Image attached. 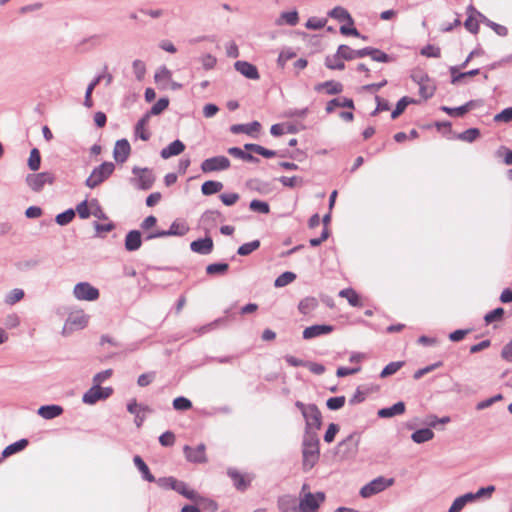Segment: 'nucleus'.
<instances>
[{
  "label": "nucleus",
  "instance_id": "nucleus-1",
  "mask_svg": "<svg viewBox=\"0 0 512 512\" xmlns=\"http://www.w3.org/2000/svg\"><path fill=\"white\" fill-rule=\"evenodd\" d=\"M320 458V439L316 431H304L302 440V469L310 471Z\"/></svg>",
  "mask_w": 512,
  "mask_h": 512
},
{
  "label": "nucleus",
  "instance_id": "nucleus-2",
  "mask_svg": "<svg viewBox=\"0 0 512 512\" xmlns=\"http://www.w3.org/2000/svg\"><path fill=\"white\" fill-rule=\"evenodd\" d=\"M115 170V164L110 161H104L97 167H95L88 178L85 180V186L90 189L98 187L100 184L105 182L113 174Z\"/></svg>",
  "mask_w": 512,
  "mask_h": 512
},
{
  "label": "nucleus",
  "instance_id": "nucleus-3",
  "mask_svg": "<svg viewBox=\"0 0 512 512\" xmlns=\"http://www.w3.org/2000/svg\"><path fill=\"white\" fill-rule=\"evenodd\" d=\"M359 443L360 434L354 431L337 444L335 454L340 456L341 459L352 458L358 452Z\"/></svg>",
  "mask_w": 512,
  "mask_h": 512
},
{
  "label": "nucleus",
  "instance_id": "nucleus-4",
  "mask_svg": "<svg viewBox=\"0 0 512 512\" xmlns=\"http://www.w3.org/2000/svg\"><path fill=\"white\" fill-rule=\"evenodd\" d=\"M326 500V494L323 491L315 493L307 492L302 497H299V505H297L299 512H318L322 503Z\"/></svg>",
  "mask_w": 512,
  "mask_h": 512
},
{
  "label": "nucleus",
  "instance_id": "nucleus-5",
  "mask_svg": "<svg viewBox=\"0 0 512 512\" xmlns=\"http://www.w3.org/2000/svg\"><path fill=\"white\" fill-rule=\"evenodd\" d=\"M189 226L185 221L178 219L173 221L168 230H153L146 233L144 240L149 241L155 238H162L168 236H184L189 231Z\"/></svg>",
  "mask_w": 512,
  "mask_h": 512
},
{
  "label": "nucleus",
  "instance_id": "nucleus-6",
  "mask_svg": "<svg viewBox=\"0 0 512 512\" xmlns=\"http://www.w3.org/2000/svg\"><path fill=\"white\" fill-rule=\"evenodd\" d=\"M394 484V478H386L384 476H378L377 478L371 480L369 483L364 485L360 489V496L362 498H369L375 494H378L388 487Z\"/></svg>",
  "mask_w": 512,
  "mask_h": 512
},
{
  "label": "nucleus",
  "instance_id": "nucleus-7",
  "mask_svg": "<svg viewBox=\"0 0 512 512\" xmlns=\"http://www.w3.org/2000/svg\"><path fill=\"white\" fill-rule=\"evenodd\" d=\"M56 181V177L51 172H40V173H30L26 176L25 182L28 187L34 192H41L45 186V184H54Z\"/></svg>",
  "mask_w": 512,
  "mask_h": 512
},
{
  "label": "nucleus",
  "instance_id": "nucleus-8",
  "mask_svg": "<svg viewBox=\"0 0 512 512\" xmlns=\"http://www.w3.org/2000/svg\"><path fill=\"white\" fill-rule=\"evenodd\" d=\"M89 316L84 314L83 310L71 312L64 324L62 334L68 335L76 330H81L87 327Z\"/></svg>",
  "mask_w": 512,
  "mask_h": 512
},
{
  "label": "nucleus",
  "instance_id": "nucleus-9",
  "mask_svg": "<svg viewBox=\"0 0 512 512\" xmlns=\"http://www.w3.org/2000/svg\"><path fill=\"white\" fill-rule=\"evenodd\" d=\"M114 393V389L109 387H102L101 385H93L87 390L82 397V402L87 405H94L99 401L106 400Z\"/></svg>",
  "mask_w": 512,
  "mask_h": 512
},
{
  "label": "nucleus",
  "instance_id": "nucleus-10",
  "mask_svg": "<svg viewBox=\"0 0 512 512\" xmlns=\"http://www.w3.org/2000/svg\"><path fill=\"white\" fill-rule=\"evenodd\" d=\"M227 475L231 478L233 486L239 492H245L251 486L252 481L255 479V475L252 473H241L234 467L227 469Z\"/></svg>",
  "mask_w": 512,
  "mask_h": 512
},
{
  "label": "nucleus",
  "instance_id": "nucleus-11",
  "mask_svg": "<svg viewBox=\"0 0 512 512\" xmlns=\"http://www.w3.org/2000/svg\"><path fill=\"white\" fill-rule=\"evenodd\" d=\"M73 294L76 299L83 301H96L100 297L98 288L91 285L89 282H79L74 286Z\"/></svg>",
  "mask_w": 512,
  "mask_h": 512
},
{
  "label": "nucleus",
  "instance_id": "nucleus-12",
  "mask_svg": "<svg viewBox=\"0 0 512 512\" xmlns=\"http://www.w3.org/2000/svg\"><path fill=\"white\" fill-rule=\"evenodd\" d=\"M303 418L305 420V428L304 431H318L321 429L323 424V417L320 409L314 403H311V407L308 409L306 413H304Z\"/></svg>",
  "mask_w": 512,
  "mask_h": 512
},
{
  "label": "nucleus",
  "instance_id": "nucleus-13",
  "mask_svg": "<svg viewBox=\"0 0 512 512\" xmlns=\"http://www.w3.org/2000/svg\"><path fill=\"white\" fill-rule=\"evenodd\" d=\"M230 166L229 158L224 155H218L202 161L200 168L203 173H211L227 170Z\"/></svg>",
  "mask_w": 512,
  "mask_h": 512
},
{
  "label": "nucleus",
  "instance_id": "nucleus-14",
  "mask_svg": "<svg viewBox=\"0 0 512 512\" xmlns=\"http://www.w3.org/2000/svg\"><path fill=\"white\" fill-rule=\"evenodd\" d=\"M132 173L138 176L137 179H132V181L137 182L138 189L148 190L153 186L155 182V175L153 174L152 169L148 167L140 168L135 166L132 169Z\"/></svg>",
  "mask_w": 512,
  "mask_h": 512
},
{
  "label": "nucleus",
  "instance_id": "nucleus-15",
  "mask_svg": "<svg viewBox=\"0 0 512 512\" xmlns=\"http://www.w3.org/2000/svg\"><path fill=\"white\" fill-rule=\"evenodd\" d=\"M183 452L188 462L194 464H203L208 462V458L206 456V446L204 443L198 444L196 448L185 445L183 447Z\"/></svg>",
  "mask_w": 512,
  "mask_h": 512
},
{
  "label": "nucleus",
  "instance_id": "nucleus-16",
  "mask_svg": "<svg viewBox=\"0 0 512 512\" xmlns=\"http://www.w3.org/2000/svg\"><path fill=\"white\" fill-rule=\"evenodd\" d=\"M366 56H368V46L354 50L346 44H341L338 46L336 53L333 55V58L351 61L355 58H363Z\"/></svg>",
  "mask_w": 512,
  "mask_h": 512
},
{
  "label": "nucleus",
  "instance_id": "nucleus-17",
  "mask_svg": "<svg viewBox=\"0 0 512 512\" xmlns=\"http://www.w3.org/2000/svg\"><path fill=\"white\" fill-rule=\"evenodd\" d=\"M335 330V326L330 324H314L306 327L302 332L304 340H311L319 336L328 335Z\"/></svg>",
  "mask_w": 512,
  "mask_h": 512
},
{
  "label": "nucleus",
  "instance_id": "nucleus-18",
  "mask_svg": "<svg viewBox=\"0 0 512 512\" xmlns=\"http://www.w3.org/2000/svg\"><path fill=\"white\" fill-rule=\"evenodd\" d=\"M234 69L249 80H259L261 77L257 66L248 61H236L234 63Z\"/></svg>",
  "mask_w": 512,
  "mask_h": 512
},
{
  "label": "nucleus",
  "instance_id": "nucleus-19",
  "mask_svg": "<svg viewBox=\"0 0 512 512\" xmlns=\"http://www.w3.org/2000/svg\"><path fill=\"white\" fill-rule=\"evenodd\" d=\"M213 248V239L208 234H206L205 237L198 238L190 243L191 251L200 255L210 254L213 251Z\"/></svg>",
  "mask_w": 512,
  "mask_h": 512
},
{
  "label": "nucleus",
  "instance_id": "nucleus-20",
  "mask_svg": "<svg viewBox=\"0 0 512 512\" xmlns=\"http://www.w3.org/2000/svg\"><path fill=\"white\" fill-rule=\"evenodd\" d=\"M131 153V145L126 138L116 141L113 149V157L116 163H124Z\"/></svg>",
  "mask_w": 512,
  "mask_h": 512
},
{
  "label": "nucleus",
  "instance_id": "nucleus-21",
  "mask_svg": "<svg viewBox=\"0 0 512 512\" xmlns=\"http://www.w3.org/2000/svg\"><path fill=\"white\" fill-rule=\"evenodd\" d=\"M143 237L140 230L133 229L127 232L124 239V247L128 252H134L141 248Z\"/></svg>",
  "mask_w": 512,
  "mask_h": 512
},
{
  "label": "nucleus",
  "instance_id": "nucleus-22",
  "mask_svg": "<svg viewBox=\"0 0 512 512\" xmlns=\"http://www.w3.org/2000/svg\"><path fill=\"white\" fill-rule=\"evenodd\" d=\"M261 128H262L261 123L257 120H254V121H252L250 123H246V124H233L230 126V131L233 134L245 133L252 137H257L254 134L259 133Z\"/></svg>",
  "mask_w": 512,
  "mask_h": 512
},
{
  "label": "nucleus",
  "instance_id": "nucleus-23",
  "mask_svg": "<svg viewBox=\"0 0 512 512\" xmlns=\"http://www.w3.org/2000/svg\"><path fill=\"white\" fill-rule=\"evenodd\" d=\"M463 68L451 66L449 67L450 72V83L453 85L459 84L466 77H474L481 73L480 68L471 69L469 71H461Z\"/></svg>",
  "mask_w": 512,
  "mask_h": 512
},
{
  "label": "nucleus",
  "instance_id": "nucleus-24",
  "mask_svg": "<svg viewBox=\"0 0 512 512\" xmlns=\"http://www.w3.org/2000/svg\"><path fill=\"white\" fill-rule=\"evenodd\" d=\"M344 89L341 82L335 80H328L325 82L317 83L314 86V90L318 93L324 91L327 95H338Z\"/></svg>",
  "mask_w": 512,
  "mask_h": 512
},
{
  "label": "nucleus",
  "instance_id": "nucleus-25",
  "mask_svg": "<svg viewBox=\"0 0 512 512\" xmlns=\"http://www.w3.org/2000/svg\"><path fill=\"white\" fill-rule=\"evenodd\" d=\"M64 413V408L58 404H46L38 408L37 414L46 420H52L61 416Z\"/></svg>",
  "mask_w": 512,
  "mask_h": 512
},
{
  "label": "nucleus",
  "instance_id": "nucleus-26",
  "mask_svg": "<svg viewBox=\"0 0 512 512\" xmlns=\"http://www.w3.org/2000/svg\"><path fill=\"white\" fill-rule=\"evenodd\" d=\"M406 411V404L403 401H398L392 406L381 408L377 411V416L382 419L392 418L397 415H402Z\"/></svg>",
  "mask_w": 512,
  "mask_h": 512
},
{
  "label": "nucleus",
  "instance_id": "nucleus-27",
  "mask_svg": "<svg viewBox=\"0 0 512 512\" xmlns=\"http://www.w3.org/2000/svg\"><path fill=\"white\" fill-rule=\"evenodd\" d=\"M299 500L293 495L285 494L278 498L277 506L280 512H299Z\"/></svg>",
  "mask_w": 512,
  "mask_h": 512
},
{
  "label": "nucleus",
  "instance_id": "nucleus-28",
  "mask_svg": "<svg viewBox=\"0 0 512 512\" xmlns=\"http://www.w3.org/2000/svg\"><path fill=\"white\" fill-rule=\"evenodd\" d=\"M217 219H221L224 221L223 215L219 210H206L201 216V222L204 226L206 233L210 231V229L216 227Z\"/></svg>",
  "mask_w": 512,
  "mask_h": 512
},
{
  "label": "nucleus",
  "instance_id": "nucleus-29",
  "mask_svg": "<svg viewBox=\"0 0 512 512\" xmlns=\"http://www.w3.org/2000/svg\"><path fill=\"white\" fill-rule=\"evenodd\" d=\"M185 148V144L181 140L176 139L160 151V156L163 159H169L173 156H177L183 153Z\"/></svg>",
  "mask_w": 512,
  "mask_h": 512
},
{
  "label": "nucleus",
  "instance_id": "nucleus-30",
  "mask_svg": "<svg viewBox=\"0 0 512 512\" xmlns=\"http://www.w3.org/2000/svg\"><path fill=\"white\" fill-rule=\"evenodd\" d=\"M151 116H146V112L143 116L138 120L134 127V135L136 138L141 139L142 141H148L151 137L150 131L146 128L149 123Z\"/></svg>",
  "mask_w": 512,
  "mask_h": 512
},
{
  "label": "nucleus",
  "instance_id": "nucleus-31",
  "mask_svg": "<svg viewBox=\"0 0 512 512\" xmlns=\"http://www.w3.org/2000/svg\"><path fill=\"white\" fill-rule=\"evenodd\" d=\"M232 309H233V307L226 309L224 317H220V318L214 320L213 322L200 327L199 333L204 334V333L212 330L216 326L226 325L228 323L229 319L234 320L236 318L237 313L232 312Z\"/></svg>",
  "mask_w": 512,
  "mask_h": 512
},
{
  "label": "nucleus",
  "instance_id": "nucleus-32",
  "mask_svg": "<svg viewBox=\"0 0 512 512\" xmlns=\"http://www.w3.org/2000/svg\"><path fill=\"white\" fill-rule=\"evenodd\" d=\"M419 101L412 98V97H409V96H403L401 97L396 105H395V108L392 110L391 112V119L392 120H396L397 118H399L406 110L407 106L410 105V104H418Z\"/></svg>",
  "mask_w": 512,
  "mask_h": 512
},
{
  "label": "nucleus",
  "instance_id": "nucleus-33",
  "mask_svg": "<svg viewBox=\"0 0 512 512\" xmlns=\"http://www.w3.org/2000/svg\"><path fill=\"white\" fill-rule=\"evenodd\" d=\"M133 463L135 467L138 469V471L141 473L142 478L147 482H155L156 478L151 473L148 465L145 463L143 458L140 455H135L133 457Z\"/></svg>",
  "mask_w": 512,
  "mask_h": 512
},
{
  "label": "nucleus",
  "instance_id": "nucleus-34",
  "mask_svg": "<svg viewBox=\"0 0 512 512\" xmlns=\"http://www.w3.org/2000/svg\"><path fill=\"white\" fill-rule=\"evenodd\" d=\"M338 296L345 298L352 307H362L361 296L351 287L339 291Z\"/></svg>",
  "mask_w": 512,
  "mask_h": 512
},
{
  "label": "nucleus",
  "instance_id": "nucleus-35",
  "mask_svg": "<svg viewBox=\"0 0 512 512\" xmlns=\"http://www.w3.org/2000/svg\"><path fill=\"white\" fill-rule=\"evenodd\" d=\"M173 490L182 495L183 497L187 498L190 501H196V498H198V492L194 489H190L186 482L182 480L175 479Z\"/></svg>",
  "mask_w": 512,
  "mask_h": 512
},
{
  "label": "nucleus",
  "instance_id": "nucleus-36",
  "mask_svg": "<svg viewBox=\"0 0 512 512\" xmlns=\"http://www.w3.org/2000/svg\"><path fill=\"white\" fill-rule=\"evenodd\" d=\"M298 23H299V13L296 9H293L291 11L282 12L280 14V16L275 21V24L277 26H281L283 24L295 26Z\"/></svg>",
  "mask_w": 512,
  "mask_h": 512
},
{
  "label": "nucleus",
  "instance_id": "nucleus-37",
  "mask_svg": "<svg viewBox=\"0 0 512 512\" xmlns=\"http://www.w3.org/2000/svg\"><path fill=\"white\" fill-rule=\"evenodd\" d=\"M244 149L247 151H251L252 153L258 154L266 159L274 158L278 154L276 150H271L255 143H246L244 145Z\"/></svg>",
  "mask_w": 512,
  "mask_h": 512
},
{
  "label": "nucleus",
  "instance_id": "nucleus-38",
  "mask_svg": "<svg viewBox=\"0 0 512 512\" xmlns=\"http://www.w3.org/2000/svg\"><path fill=\"white\" fill-rule=\"evenodd\" d=\"M474 495L473 492H468L463 495L458 496L454 499L451 506L448 509V512H461L467 503L473 502Z\"/></svg>",
  "mask_w": 512,
  "mask_h": 512
},
{
  "label": "nucleus",
  "instance_id": "nucleus-39",
  "mask_svg": "<svg viewBox=\"0 0 512 512\" xmlns=\"http://www.w3.org/2000/svg\"><path fill=\"white\" fill-rule=\"evenodd\" d=\"M246 187L260 194H268L272 191L271 184L258 178H252L246 181Z\"/></svg>",
  "mask_w": 512,
  "mask_h": 512
},
{
  "label": "nucleus",
  "instance_id": "nucleus-40",
  "mask_svg": "<svg viewBox=\"0 0 512 512\" xmlns=\"http://www.w3.org/2000/svg\"><path fill=\"white\" fill-rule=\"evenodd\" d=\"M28 445H29V441L26 438H22L14 443H11L3 449L2 458H8L18 452H21Z\"/></svg>",
  "mask_w": 512,
  "mask_h": 512
},
{
  "label": "nucleus",
  "instance_id": "nucleus-41",
  "mask_svg": "<svg viewBox=\"0 0 512 512\" xmlns=\"http://www.w3.org/2000/svg\"><path fill=\"white\" fill-rule=\"evenodd\" d=\"M228 153L238 159L249 163H259L260 159L252 154L251 151L242 150L240 147H231L228 149Z\"/></svg>",
  "mask_w": 512,
  "mask_h": 512
},
{
  "label": "nucleus",
  "instance_id": "nucleus-42",
  "mask_svg": "<svg viewBox=\"0 0 512 512\" xmlns=\"http://www.w3.org/2000/svg\"><path fill=\"white\" fill-rule=\"evenodd\" d=\"M434 438V432L432 431L431 427H424L415 430L411 434V439L413 442L417 444H422L425 442H428Z\"/></svg>",
  "mask_w": 512,
  "mask_h": 512
},
{
  "label": "nucleus",
  "instance_id": "nucleus-43",
  "mask_svg": "<svg viewBox=\"0 0 512 512\" xmlns=\"http://www.w3.org/2000/svg\"><path fill=\"white\" fill-rule=\"evenodd\" d=\"M319 305L318 299L313 296H307L300 300L298 304V311L302 315H308L314 311Z\"/></svg>",
  "mask_w": 512,
  "mask_h": 512
},
{
  "label": "nucleus",
  "instance_id": "nucleus-44",
  "mask_svg": "<svg viewBox=\"0 0 512 512\" xmlns=\"http://www.w3.org/2000/svg\"><path fill=\"white\" fill-rule=\"evenodd\" d=\"M368 56H370L373 61L380 63H391L396 60L395 56L389 55L386 52L371 46H368Z\"/></svg>",
  "mask_w": 512,
  "mask_h": 512
},
{
  "label": "nucleus",
  "instance_id": "nucleus-45",
  "mask_svg": "<svg viewBox=\"0 0 512 512\" xmlns=\"http://www.w3.org/2000/svg\"><path fill=\"white\" fill-rule=\"evenodd\" d=\"M104 78L103 74L97 75L87 86L84 96V106L87 108H92L94 105L92 94L95 87L101 82V80Z\"/></svg>",
  "mask_w": 512,
  "mask_h": 512
},
{
  "label": "nucleus",
  "instance_id": "nucleus-46",
  "mask_svg": "<svg viewBox=\"0 0 512 512\" xmlns=\"http://www.w3.org/2000/svg\"><path fill=\"white\" fill-rule=\"evenodd\" d=\"M229 270V264L227 262H215L206 266V274L208 276H223Z\"/></svg>",
  "mask_w": 512,
  "mask_h": 512
},
{
  "label": "nucleus",
  "instance_id": "nucleus-47",
  "mask_svg": "<svg viewBox=\"0 0 512 512\" xmlns=\"http://www.w3.org/2000/svg\"><path fill=\"white\" fill-rule=\"evenodd\" d=\"M480 136H481L480 129L476 128V127H471L461 133L454 134L452 138L458 139L461 141H465L468 143H472V142L476 141L478 138H480Z\"/></svg>",
  "mask_w": 512,
  "mask_h": 512
},
{
  "label": "nucleus",
  "instance_id": "nucleus-48",
  "mask_svg": "<svg viewBox=\"0 0 512 512\" xmlns=\"http://www.w3.org/2000/svg\"><path fill=\"white\" fill-rule=\"evenodd\" d=\"M193 503L198 504L199 508L206 512H216L219 508V505L215 500L204 497L199 493L198 498H196V501H193Z\"/></svg>",
  "mask_w": 512,
  "mask_h": 512
},
{
  "label": "nucleus",
  "instance_id": "nucleus-49",
  "mask_svg": "<svg viewBox=\"0 0 512 512\" xmlns=\"http://www.w3.org/2000/svg\"><path fill=\"white\" fill-rule=\"evenodd\" d=\"M223 183L216 180H207L201 185V192L204 196H211L223 189Z\"/></svg>",
  "mask_w": 512,
  "mask_h": 512
},
{
  "label": "nucleus",
  "instance_id": "nucleus-50",
  "mask_svg": "<svg viewBox=\"0 0 512 512\" xmlns=\"http://www.w3.org/2000/svg\"><path fill=\"white\" fill-rule=\"evenodd\" d=\"M505 317V310L503 307H497L489 312H487L484 317V323L486 326L495 323V322H501L504 320Z\"/></svg>",
  "mask_w": 512,
  "mask_h": 512
},
{
  "label": "nucleus",
  "instance_id": "nucleus-51",
  "mask_svg": "<svg viewBox=\"0 0 512 512\" xmlns=\"http://www.w3.org/2000/svg\"><path fill=\"white\" fill-rule=\"evenodd\" d=\"M170 100L168 97H161L157 100L152 107L146 111V116H157L162 114L169 106Z\"/></svg>",
  "mask_w": 512,
  "mask_h": 512
},
{
  "label": "nucleus",
  "instance_id": "nucleus-52",
  "mask_svg": "<svg viewBox=\"0 0 512 512\" xmlns=\"http://www.w3.org/2000/svg\"><path fill=\"white\" fill-rule=\"evenodd\" d=\"M428 80H429L428 75L424 74V75L420 76V79L418 81V84H419V94H420V96L424 100L432 98L434 93H435V90H436V87H431L429 89L426 85H424V82L428 81Z\"/></svg>",
  "mask_w": 512,
  "mask_h": 512
},
{
  "label": "nucleus",
  "instance_id": "nucleus-53",
  "mask_svg": "<svg viewBox=\"0 0 512 512\" xmlns=\"http://www.w3.org/2000/svg\"><path fill=\"white\" fill-rule=\"evenodd\" d=\"M27 166L31 171H38L41 166V153L38 148H32L30 151L29 158L27 160Z\"/></svg>",
  "mask_w": 512,
  "mask_h": 512
},
{
  "label": "nucleus",
  "instance_id": "nucleus-54",
  "mask_svg": "<svg viewBox=\"0 0 512 512\" xmlns=\"http://www.w3.org/2000/svg\"><path fill=\"white\" fill-rule=\"evenodd\" d=\"M328 16L340 22L351 20V14L342 6H335L328 12Z\"/></svg>",
  "mask_w": 512,
  "mask_h": 512
},
{
  "label": "nucleus",
  "instance_id": "nucleus-55",
  "mask_svg": "<svg viewBox=\"0 0 512 512\" xmlns=\"http://www.w3.org/2000/svg\"><path fill=\"white\" fill-rule=\"evenodd\" d=\"M296 274L292 271H285L280 274L274 281V286L276 288H281L289 285L296 279Z\"/></svg>",
  "mask_w": 512,
  "mask_h": 512
},
{
  "label": "nucleus",
  "instance_id": "nucleus-56",
  "mask_svg": "<svg viewBox=\"0 0 512 512\" xmlns=\"http://www.w3.org/2000/svg\"><path fill=\"white\" fill-rule=\"evenodd\" d=\"M260 245L261 243L258 239L244 243L238 247L237 254L240 256H248L254 251L258 250Z\"/></svg>",
  "mask_w": 512,
  "mask_h": 512
},
{
  "label": "nucleus",
  "instance_id": "nucleus-57",
  "mask_svg": "<svg viewBox=\"0 0 512 512\" xmlns=\"http://www.w3.org/2000/svg\"><path fill=\"white\" fill-rule=\"evenodd\" d=\"M75 218V210L68 208L65 211L59 213L55 217V222L60 226H66L73 221Z\"/></svg>",
  "mask_w": 512,
  "mask_h": 512
},
{
  "label": "nucleus",
  "instance_id": "nucleus-58",
  "mask_svg": "<svg viewBox=\"0 0 512 512\" xmlns=\"http://www.w3.org/2000/svg\"><path fill=\"white\" fill-rule=\"evenodd\" d=\"M405 365V361H394L387 364L380 372V378H387L394 375Z\"/></svg>",
  "mask_w": 512,
  "mask_h": 512
},
{
  "label": "nucleus",
  "instance_id": "nucleus-59",
  "mask_svg": "<svg viewBox=\"0 0 512 512\" xmlns=\"http://www.w3.org/2000/svg\"><path fill=\"white\" fill-rule=\"evenodd\" d=\"M249 209L256 213L269 214L270 205L268 202L259 199H252L249 203Z\"/></svg>",
  "mask_w": 512,
  "mask_h": 512
},
{
  "label": "nucleus",
  "instance_id": "nucleus-60",
  "mask_svg": "<svg viewBox=\"0 0 512 512\" xmlns=\"http://www.w3.org/2000/svg\"><path fill=\"white\" fill-rule=\"evenodd\" d=\"M339 32L343 36H352V37L360 36V32L355 27V21H354L353 17H351V20L345 21V24L340 26Z\"/></svg>",
  "mask_w": 512,
  "mask_h": 512
},
{
  "label": "nucleus",
  "instance_id": "nucleus-61",
  "mask_svg": "<svg viewBox=\"0 0 512 512\" xmlns=\"http://www.w3.org/2000/svg\"><path fill=\"white\" fill-rule=\"evenodd\" d=\"M75 214L77 213L80 219H88L92 215L91 205L85 199L76 205Z\"/></svg>",
  "mask_w": 512,
  "mask_h": 512
},
{
  "label": "nucleus",
  "instance_id": "nucleus-62",
  "mask_svg": "<svg viewBox=\"0 0 512 512\" xmlns=\"http://www.w3.org/2000/svg\"><path fill=\"white\" fill-rule=\"evenodd\" d=\"M172 405L176 411H187L192 408L191 400L184 396L176 397L173 400Z\"/></svg>",
  "mask_w": 512,
  "mask_h": 512
},
{
  "label": "nucleus",
  "instance_id": "nucleus-63",
  "mask_svg": "<svg viewBox=\"0 0 512 512\" xmlns=\"http://www.w3.org/2000/svg\"><path fill=\"white\" fill-rule=\"evenodd\" d=\"M345 402V396L330 397L326 401V407L331 411H337L344 407Z\"/></svg>",
  "mask_w": 512,
  "mask_h": 512
},
{
  "label": "nucleus",
  "instance_id": "nucleus-64",
  "mask_svg": "<svg viewBox=\"0 0 512 512\" xmlns=\"http://www.w3.org/2000/svg\"><path fill=\"white\" fill-rule=\"evenodd\" d=\"M497 157H502L503 163L512 165V149L502 145L496 151Z\"/></svg>",
  "mask_w": 512,
  "mask_h": 512
}]
</instances>
